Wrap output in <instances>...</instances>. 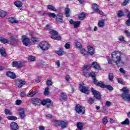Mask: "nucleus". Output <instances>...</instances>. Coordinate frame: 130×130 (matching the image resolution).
Masks as SVG:
<instances>
[{
    "instance_id": "obj_30",
    "label": "nucleus",
    "mask_w": 130,
    "mask_h": 130,
    "mask_svg": "<svg viewBox=\"0 0 130 130\" xmlns=\"http://www.w3.org/2000/svg\"><path fill=\"white\" fill-rule=\"evenodd\" d=\"M8 21L10 22V23H12V24H16L17 23H18V20L15 19L13 17H10L8 19Z\"/></svg>"
},
{
    "instance_id": "obj_35",
    "label": "nucleus",
    "mask_w": 130,
    "mask_h": 130,
    "mask_svg": "<svg viewBox=\"0 0 130 130\" xmlns=\"http://www.w3.org/2000/svg\"><path fill=\"white\" fill-rule=\"evenodd\" d=\"M129 120H128V118H126L124 121L121 122V124H122L123 125H129Z\"/></svg>"
},
{
    "instance_id": "obj_56",
    "label": "nucleus",
    "mask_w": 130,
    "mask_h": 130,
    "mask_svg": "<svg viewBox=\"0 0 130 130\" xmlns=\"http://www.w3.org/2000/svg\"><path fill=\"white\" fill-rule=\"evenodd\" d=\"M20 97H25V96H26V93L25 92V91H22L20 92Z\"/></svg>"
},
{
    "instance_id": "obj_64",
    "label": "nucleus",
    "mask_w": 130,
    "mask_h": 130,
    "mask_svg": "<svg viewBox=\"0 0 130 130\" xmlns=\"http://www.w3.org/2000/svg\"><path fill=\"white\" fill-rule=\"evenodd\" d=\"M127 26H130V19H128L125 23Z\"/></svg>"
},
{
    "instance_id": "obj_34",
    "label": "nucleus",
    "mask_w": 130,
    "mask_h": 130,
    "mask_svg": "<svg viewBox=\"0 0 130 130\" xmlns=\"http://www.w3.org/2000/svg\"><path fill=\"white\" fill-rule=\"evenodd\" d=\"M67 125H68V123H67V122L61 121L60 126H61L62 128H66Z\"/></svg>"
},
{
    "instance_id": "obj_16",
    "label": "nucleus",
    "mask_w": 130,
    "mask_h": 130,
    "mask_svg": "<svg viewBox=\"0 0 130 130\" xmlns=\"http://www.w3.org/2000/svg\"><path fill=\"white\" fill-rule=\"evenodd\" d=\"M55 53L59 55V56H61L62 55H64V54H67V52H64L62 50V48H60L59 50L55 51Z\"/></svg>"
},
{
    "instance_id": "obj_37",
    "label": "nucleus",
    "mask_w": 130,
    "mask_h": 130,
    "mask_svg": "<svg viewBox=\"0 0 130 130\" xmlns=\"http://www.w3.org/2000/svg\"><path fill=\"white\" fill-rule=\"evenodd\" d=\"M0 41L2 42V43H3L4 44H6V43H8L9 44V40L8 39L4 38H0Z\"/></svg>"
},
{
    "instance_id": "obj_15",
    "label": "nucleus",
    "mask_w": 130,
    "mask_h": 130,
    "mask_svg": "<svg viewBox=\"0 0 130 130\" xmlns=\"http://www.w3.org/2000/svg\"><path fill=\"white\" fill-rule=\"evenodd\" d=\"M16 82V83L18 84V88H21V87H22L23 85H25V84H26V82L25 81H23L20 79H17Z\"/></svg>"
},
{
    "instance_id": "obj_32",
    "label": "nucleus",
    "mask_w": 130,
    "mask_h": 130,
    "mask_svg": "<svg viewBox=\"0 0 130 130\" xmlns=\"http://www.w3.org/2000/svg\"><path fill=\"white\" fill-rule=\"evenodd\" d=\"M60 97L63 100H64L65 101H67L68 99V95L64 92L61 93Z\"/></svg>"
},
{
    "instance_id": "obj_24",
    "label": "nucleus",
    "mask_w": 130,
    "mask_h": 130,
    "mask_svg": "<svg viewBox=\"0 0 130 130\" xmlns=\"http://www.w3.org/2000/svg\"><path fill=\"white\" fill-rule=\"evenodd\" d=\"M98 26L100 28H103L105 26V20L101 19L98 22Z\"/></svg>"
},
{
    "instance_id": "obj_51",
    "label": "nucleus",
    "mask_w": 130,
    "mask_h": 130,
    "mask_svg": "<svg viewBox=\"0 0 130 130\" xmlns=\"http://www.w3.org/2000/svg\"><path fill=\"white\" fill-rule=\"evenodd\" d=\"M64 46L66 49H70L71 48V44H70V43H66Z\"/></svg>"
},
{
    "instance_id": "obj_12",
    "label": "nucleus",
    "mask_w": 130,
    "mask_h": 130,
    "mask_svg": "<svg viewBox=\"0 0 130 130\" xmlns=\"http://www.w3.org/2000/svg\"><path fill=\"white\" fill-rule=\"evenodd\" d=\"M41 104L42 105H46L47 104V107H50L51 106V100L49 99H47L46 100H41Z\"/></svg>"
},
{
    "instance_id": "obj_54",
    "label": "nucleus",
    "mask_w": 130,
    "mask_h": 130,
    "mask_svg": "<svg viewBox=\"0 0 130 130\" xmlns=\"http://www.w3.org/2000/svg\"><path fill=\"white\" fill-rule=\"evenodd\" d=\"M55 63L57 66V68L58 69L59 68H60V61L59 60H56L55 61Z\"/></svg>"
},
{
    "instance_id": "obj_42",
    "label": "nucleus",
    "mask_w": 130,
    "mask_h": 130,
    "mask_svg": "<svg viewBox=\"0 0 130 130\" xmlns=\"http://www.w3.org/2000/svg\"><path fill=\"white\" fill-rule=\"evenodd\" d=\"M7 119L9 120H17V119H18V118H17V117L16 116H9L7 117Z\"/></svg>"
},
{
    "instance_id": "obj_13",
    "label": "nucleus",
    "mask_w": 130,
    "mask_h": 130,
    "mask_svg": "<svg viewBox=\"0 0 130 130\" xmlns=\"http://www.w3.org/2000/svg\"><path fill=\"white\" fill-rule=\"evenodd\" d=\"M22 43L25 46H28L29 43H30V39L29 38H27V37L23 35L22 36Z\"/></svg>"
},
{
    "instance_id": "obj_17",
    "label": "nucleus",
    "mask_w": 130,
    "mask_h": 130,
    "mask_svg": "<svg viewBox=\"0 0 130 130\" xmlns=\"http://www.w3.org/2000/svg\"><path fill=\"white\" fill-rule=\"evenodd\" d=\"M12 65L14 68L16 67L18 69H20L22 67V62L21 61H14L12 62Z\"/></svg>"
},
{
    "instance_id": "obj_19",
    "label": "nucleus",
    "mask_w": 130,
    "mask_h": 130,
    "mask_svg": "<svg viewBox=\"0 0 130 130\" xmlns=\"http://www.w3.org/2000/svg\"><path fill=\"white\" fill-rule=\"evenodd\" d=\"M87 49L88 50L87 52L88 54H90V55H93V54L95 53V50H94V48L91 47V46H88L87 47Z\"/></svg>"
},
{
    "instance_id": "obj_2",
    "label": "nucleus",
    "mask_w": 130,
    "mask_h": 130,
    "mask_svg": "<svg viewBox=\"0 0 130 130\" xmlns=\"http://www.w3.org/2000/svg\"><path fill=\"white\" fill-rule=\"evenodd\" d=\"M91 69V67L88 65H84L83 69V74L85 77H91L93 78L95 77L96 73L92 72L89 74L88 71Z\"/></svg>"
},
{
    "instance_id": "obj_47",
    "label": "nucleus",
    "mask_w": 130,
    "mask_h": 130,
    "mask_svg": "<svg viewBox=\"0 0 130 130\" xmlns=\"http://www.w3.org/2000/svg\"><path fill=\"white\" fill-rule=\"evenodd\" d=\"M118 17H123V16H124V14L123 13V12L121 11V10L118 11Z\"/></svg>"
},
{
    "instance_id": "obj_20",
    "label": "nucleus",
    "mask_w": 130,
    "mask_h": 130,
    "mask_svg": "<svg viewBox=\"0 0 130 130\" xmlns=\"http://www.w3.org/2000/svg\"><path fill=\"white\" fill-rule=\"evenodd\" d=\"M10 127L12 130H17L19 128V126L16 122H12L10 123Z\"/></svg>"
},
{
    "instance_id": "obj_7",
    "label": "nucleus",
    "mask_w": 130,
    "mask_h": 130,
    "mask_svg": "<svg viewBox=\"0 0 130 130\" xmlns=\"http://www.w3.org/2000/svg\"><path fill=\"white\" fill-rule=\"evenodd\" d=\"M79 90L81 93H84V94H88L89 90L88 87L85 86L84 83H80L79 84Z\"/></svg>"
},
{
    "instance_id": "obj_50",
    "label": "nucleus",
    "mask_w": 130,
    "mask_h": 130,
    "mask_svg": "<svg viewBox=\"0 0 130 130\" xmlns=\"http://www.w3.org/2000/svg\"><path fill=\"white\" fill-rule=\"evenodd\" d=\"M44 94V95H48V94H49V88L46 87L45 89Z\"/></svg>"
},
{
    "instance_id": "obj_6",
    "label": "nucleus",
    "mask_w": 130,
    "mask_h": 130,
    "mask_svg": "<svg viewBox=\"0 0 130 130\" xmlns=\"http://www.w3.org/2000/svg\"><path fill=\"white\" fill-rule=\"evenodd\" d=\"M39 46L42 50H44L45 51L46 50H48L49 49V47H50V46H49V44L45 41L41 42L39 44Z\"/></svg>"
},
{
    "instance_id": "obj_61",
    "label": "nucleus",
    "mask_w": 130,
    "mask_h": 130,
    "mask_svg": "<svg viewBox=\"0 0 130 130\" xmlns=\"http://www.w3.org/2000/svg\"><path fill=\"white\" fill-rule=\"evenodd\" d=\"M124 33L128 37H130V32L128 30H124Z\"/></svg>"
},
{
    "instance_id": "obj_14",
    "label": "nucleus",
    "mask_w": 130,
    "mask_h": 130,
    "mask_svg": "<svg viewBox=\"0 0 130 130\" xmlns=\"http://www.w3.org/2000/svg\"><path fill=\"white\" fill-rule=\"evenodd\" d=\"M69 22L71 25H73L74 28L79 27L81 24V21H74L73 19H71Z\"/></svg>"
},
{
    "instance_id": "obj_46",
    "label": "nucleus",
    "mask_w": 130,
    "mask_h": 130,
    "mask_svg": "<svg viewBox=\"0 0 130 130\" xmlns=\"http://www.w3.org/2000/svg\"><path fill=\"white\" fill-rule=\"evenodd\" d=\"M28 61H35V56H29L28 58Z\"/></svg>"
},
{
    "instance_id": "obj_36",
    "label": "nucleus",
    "mask_w": 130,
    "mask_h": 130,
    "mask_svg": "<svg viewBox=\"0 0 130 130\" xmlns=\"http://www.w3.org/2000/svg\"><path fill=\"white\" fill-rule=\"evenodd\" d=\"M85 13L82 12L81 14L78 15V20H84V18L85 17Z\"/></svg>"
},
{
    "instance_id": "obj_22",
    "label": "nucleus",
    "mask_w": 130,
    "mask_h": 130,
    "mask_svg": "<svg viewBox=\"0 0 130 130\" xmlns=\"http://www.w3.org/2000/svg\"><path fill=\"white\" fill-rule=\"evenodd\" d=\"M6 75L7 76H8V77H9L10 78H11V79L16 78V74H15V73L11 71L7 72L6 73Z\"/></svg>"
},
{
    "instance_id": "obj_55",
    "label": "nucleus",
    "mask_w": 130,
    "mask_h": 130,
    "mask_svg": "<svg viewBox=\"0 0 130 130\" xmlns=\"http://www.w3.org/2000/svg\"><path fill=\"white\" fill-rule=\"evenodd\" d=\"M16 105H21L22 104V101L21 100H17L16 101Z\"/></svg>"
},
{
    "instance_id": "obj_39",
    "label": "nucleus",
    "mask_w": 130,
    "mask_h": 130,
    "mask_svg": "<svg viewBox=\"0 0 130 130\" xmlns=\"http://www.w3.org/2000/svg\"><path fill=\"white\" fill-rule=\"evenodd\" d=\"M47 16H48L49 18H56V14L54 13L49 12L47 13Z\"/></svg>"
},
{
    "instance_id": "obj_5",
    "label": "nucleus",
    "mask_w": 130,
    "mask_h": 130,
    "mask_svg": "<svg viewBox=\"0 0 130 130\" xmlns=\"http://www.w3.org/2000/svg\"><path fill=\"white\" fill-rule=\"evenodd\" d=\"M9 44L12 46H15L17 43L19 42V39L18 36L11 35L10 40L8 41Z\"/></svg>"
},
{
    "instance_id": "obj_9",
    "label": "nucleus",
    "mask_w": 130,
    "mask_h": 130,
    "mask_svg": "<svg viewBox=\"0 0 130 130\" xmlns=\"http://www.w3.org/2000/svg\"><path fill=\"white\" fill-rule=\"evenodd\" d=\"M75 110L77 113H82V114L85 113V107L80 105H77L76 106Z\"/></svg>"
},
{
    "instance_id": "obj_25",
    "label": "nucleus",
    "mask_w": 130,
    "mask_h": 130,
    "mask_svg": "<svg viewBox=\"0 0 130 130\" xmlns=\"http://www.w3.org/2000/svg\"><path fill=\"white\" fill-rule=\"evenodd\" d=\"M0 53L2 55V56H4V57H6L7 56V52H6V49L5 48H2L0 49Z\"/></svg>"
},
{
    "instance_id": "obj_48",
    "label": "nucleus",
    "mask_w": 130,
    "mask_h": 130,
    "mask_svg": "<svg viewBox=\"0 0 130 130\" xmlns=\"http://www.w3.org/2000/svg\"><path fill=\"white\" fill-rule=\"evenodd\" d=\"M75 45L77 48H82V45L80 42H75Z\"/></svg>"
},
{
    "instance_id": "obj_29",
    "label": "nucleus",
    "mask_w": 130,
    "mask_h": 130,
    "mask_svg": "<svg viewBox=\"0 0 130 130\" xmlns=\"http://www.w3.org/2000/svg\"><path fill=\"white\" fill-rule=\"evenodd\" d=\"M14 5L15 6H16V7H17V8H21L22 7V6H23V4L22 3V2L19 1L15 2L14 3Z\"/></svg>"
},
{
    "instance_id": "obj_18",
    "label": "nucleus",
    "mask_w": 130,
    "mask_h": 130,
    "mask_svg": "<svg viewBox=\"0 0 130 130\" xmlns=\"http://www.w3.org/2000/svg\"><path fill=\"white\" fill-rule=\"evenodd\" d=\"M31 102L34 105H38L39 104H41V100L38 98H34L31 100Z\"/></svg>"
},
{
    "instance_id": "obj_59",
    "label": "nucleus",
    "mask_w": 130,
    "mask_h": 130,
    "mask_svg": "<svg viewBox=\"0 0 130 130\" xmlns=\"http://www.w3.org/2000/svg\"><path fill=\"white\" fill-rule=\"evenodd\" d=\"M92 80L94 84L97 85V84H98V81L96 80V77H94L93 78H92Z\"/></svg>"
},
{
    "instance_id": "obj_21",
    "label": "nucleus",
    "mask_w": 130,
    "mask_h": 130,
    "mask_svg": "<svg viewBox=\"0 0 130 130\" xmlns=\"http://www.w3.org/2000/svg\"><path fill=\"white\" fill-rule=\"evenodd\" d=\"M91 67L93 68L95 70H98V71H99L100 70H101V68L100 67V65L98 64L96 62H93L91 64Z\"/></svg>"
},
{
    "instance_id": "obj_27",
    "label": "nucleus",
    "mask_w": 130,
    "mask_h": 130,
    "mask_svg": "<svg viewBox=\"0 0 130 130\" xmlns=\"http://www.w3.org/2000/svg\"><path fill=\"white\" fill-rule=\"evenodd\" d=\"M47 7L48 9L50 11H53L54 12H56L57 11V9L52 5H48L47 6Z\"/></svg>"
},
{
    "instance_id": "obj_1",
    "label": "nucleus",
    "mask_w": 130,
    "mask_h": 130,
    "mask_svg": "<svg viewBox=\"0 0 130 130\" xmlns=\"http://www.w3.org/2000/svg\"><path fill=\"white\" fill-rule=\"evenodd\" d=\"M45 29H46V30H49L52 39L54 40H60V39H61L60 36H58V32H57V31L50 29V25H49V24H47Z\"/></svg>"
},
{
    "instance_id": "obj_3",
    "label": "nucleus",
    "mask_w": 130,
    "mask_h": 130,
    "mask_svg": "<svg viewBox=\"0 0 130 130\" xmlns=\"http://www.w3.org/2000/svg\"><path fill=\"white\" fill-rule=\"evenodd\" d=\"M117 54H120L119 52L114 51L112 54V58H114V56H116V60H113V61H115V63L120 67V66H122L123 64V62L121 60V57L120 56H117Z\"/></svg>"
},
{
    "instance_id": "obj_52",
    "label": "nucleus",
    "mask_w": 130,
    "mask_h": 130,
    "mask_svg": "<svg viewBox=\"0 0 130 130\" xmlns=\"http://www.w3.org/2000/svg\"><path fill=\"white\" fill-rule=\"evenodd\" d=\"M61 122V121H55L54 122L55 125H56V126H60Z\"/></svg>"
},
{
    "instance_id": "obj_26",
    "label": "nucleus",
    "mask_w": 130,
    "mask_h": 130,
    "mask_svg": "<svg viewBox=\"0 0 130 130\" xmlns=\"http://www.w3.org/2000/svg\"><path fill=\"white\" fill-rule=\"evenodd\" d=\"M64 12L66 17H67V18H69L70 17V12H71V9L69 8H65Z\"/></svg>"
},
{
    "instance_id": "obj_58",
    "label": "nucleus",
    "mask_w": 130,
    "mask_h": 130,
    "mask_svg": "<svg viewBox=\"0 0 130 130\" xmlns=\"http://www.w3.org/2000/svg\"><path fill=\"white\" fill-rule=\"evenodd\" d=\"M106 59L108 60V63H110V64H112V60L110 59V58H109L108 56L106 57Z\"/></svg>"
},
{
    "instance_id": "obj_40",
    "label": "nucleus",
    "mask_w": 130,
    "mask_h": 130,
    "mask_svg": "<svg viewBox=\"0 0 130 130\" xmlns=\"http://www.w3.org/2000/svg\"><path fill=\"white\" fill-rule=\"evenodd\" d=\"M109 81L110 82H113V79H114V76L112 73H109L108 75Z\"/></svg>"
},
{
    "instance_id": "obj_53",
    "label": "nucleus",
    "mask_w": 130,
    "mask_h": 130,
    "mask_svg": "<svg viewBox=\"0 0 130 130\" xmlns=\"http://www.w3.org/2000/svg\"><path fill=\"white\" fill-rule=\"evenodd\" d=\"M46 85H47V86H51V85H52V81L50 80L47 81Z\"/></svg>"
},
{
    "instance_id": "obj_23",
    "label": "nucleus",
    "mask_w": 130,
    "mask_h": 130,
    "mask_svg": "<svg viewBox=\"0 0 130 130\" xmlns=\"http://www.w3.org/2000/svg\"><path fill=\"white\" fill-rule=\"evenodd\" d=\"M19 115H20L21 119H23L25 116H26V115L25 114V111L24 110V109H21L19 110Z\"/></svg>"
},
{
    "instance_id": "obj_41",
    "label": "nucleus",
    "mask_w": 130,
    "mask_h": 130,
    "mask_svg": "<svg viewBox=\"0 0 130 130\" xmlns=\"http://www.w3.org/2000/svg\"><path fill=\"white\" fill-rule=\"evenodd\" d=\"M7 16V12L3 10H0V17L1 18H4Z\"/></svg>"
},
{
    "instance_id": "obj_4",
    "label": "nucleus",
    "mask_w": 130,
    "mask_h": 130,
    "mask_svg": "<svg viewBox=\"0 0 130 130\" xmlns=\"http://www.w3.org/2000/svg\"><path fill=\"white\" fill-rule=\"evenodd\" d=\"M121 91L123 93L121 94V97L125 101H130L129 90L126 87L122 88Z\"/></svg>"
},
{
    "instance_id": "obj_10",
    "label": "nucleus",
    "mask_w": 130,
    "mask_h": 130,
    "mask_svg": "<svg viewBox=\"0 0 130 130\" xmlns=\"http://www.w3.org/2000/svg\"><path fill=\"white\" fill-rule=\"evenodd\" d=\"M92 9L94 12H96L97 14H99L100 15H103L104 14L103 12L100 10L99 8H98V5L97 4H92Z\"/></svg>"
},
{
    "instance_id": "obj_31",
    "label": "nucleus",
    "mask_w": 130,
    "mask_h": 130,
    "mask_svg": "<svg viewBox=\"0 0 130 130\" xmlns=\"http://www.w3.org/2000/svg\"><path fill=\"white\" fill-rule=\"evenodd\" d=\"M77 127L78 130H83V123L79 122L77 123Z\"/></svg>"
},
{
    "instance_id": "obj_28",
    "label": "nucleus",
    "mask_w": 130,
    "mask_h": 130,
    "mask_svg": "<svg viewBox=\"0 0 130 130\" xmlns=\"http://www.w3.org/2000/svg\"><path fill=\"white\" fill-rule=\"evenodd\" d=\"M102 122L104 125L107 124V122H108V119L107 116H105L102 119Z\"/></svg>"
},
{
    "instance_id": "obj_11",
    "label": "nucleus",
    "mask_w": 130,
    "mask_h": 130,
    "mask_svg": "<svg viewBox=\"0 0 130 130\" xmlns=\"http://www.w3.org/2000/svg\"><path fill=\"white\" fill-rule=\"evenodd\" d=\"M91 92L95 97L96 99H101V94H100V92H99L98 91L94 89L93 87L91 88Z\"/></svg>"
},
{
    "instance_id": "obj_8",
    "label": "nucleus",
    "mask_w": 130,
    "mask_h": 130,
    "mask_svg": "<svg viewBox=\"0 0 130 130\" xmlns=\"http://www.w3.org/2000/svg\"><path fill=\"white\" fill-rule=\"evenodd\" d=\"M55 20L57 23H63V13L59 12L56 15Z\"/></svg>"
},
{
    "instance_id": "obj_43",
    "label": "nucleus",
    "mask_w": 130,
    "mask_h": 130,
    "mask_svg": "<svg viewBox=\"0 0 130 130\" xmlns=\"http://www.w3.org/2000/svg\"><path fill=\"white\" fill-rule=\"evenodd\" d=\"M107 89L109 91H112L113 90V87L110 85H105V89Z\"/></svg>"
},
{
    "instance_id": "obj_45",
    "label": "nucleus",
    "mask_w": 130,
    "mask_h": 130,
    "mask_svg": "<svg viewBox=\"0 0 130 130\" xmlns=\"http://www.w3.org/2000/svg\"><path fill=\"white\" fill-rule=\"evenodd\" d=\"M5 113L6 115H12L13 114L10 110L7 109L5 110Z\"/></svg>"
},
{
    "instance_id": "obj_60",
    "label": "nucleus",
    "mask_w": 130,
    "mask_h": 130,
    "mask_svg": "<svg viewBox=\"0 0 130 130\" xmlns=\"http://www.w3.org/2000/svg\"><path fill=\"white\" fill-rule=\"evenodd\" d=\"M31 41L32 42H37V41H38V39H37V38H31Z\"/></svg>"
},
{
    "instance_id": "obj_44",
    "label": "nucleus",
    "mask_w": 130,
    "mask_h": 130,
    "mask_svg": "<svg viewBox=\"0 0 130 130\" xmlns=\"http://www.w3.org/2000/svg\"><path fill=\"white\" fill-rule=\"evenodd\" d=\"M80 53L83 55H87V54H88L87 51H86V50L84 48L80 49Z\"/></svg>"
},
{
    "instance_id": "obj_63",
    "label": "nucleus",
    "mask_w": 130,
    "mask_h": 130,
    "mask_svg": "<svg viewBox=\"0 0 130 130\" xmlns=\"http://www.w3.org/2000/svg\"><path fill=\"white\" fill-rule=\"evenodd\" d=\"M119 40V41H124V37H123V36H120Z\"/></svg>"
},
{
    "instance_id": "obj_57",
    "label": "nucleus",
    "mask_w": 130,
    "mask_h": 130,
    "mask_svg": "<svg viewBox=\"0 0 130 130\" xmlns=\"http://www.w3.org/2000/svg\"><path fill=\"white\" fill-rule=\"evenodd\" d=\"M106 106H107V107H109V106H110L111 105V102L107 101L106 102V104H105Z\"/></svg>"
},
{
    "instance_id": "obj_33",
    "label": "nucleus",
    "mask_w": 130,
    "mask_h": 130,
    "mask_svg": "<svg viewBox=\"0 0 130 130\" xmlns=\"http://www.w3.org/2000/svg\"><path fill=\"white\" fill-rule=\"evenodd\" d=\"M37 93H38L37 90H35L34 91L28 93L27 94V97H33V96H35V95H36V94H37Z\"/></svg>"
},
{
    "instance_id": "obj_38",
    "label": "nucleus",
    "mask_w": 130,
    "mask_h": 130,
    "mask_svg": "<svg viewBox=\"0 0 130 130\" xmlns=\"http://www.w3.org/2000/svg\"><path fill=\"white\" fill-rule=\"evenodd\" d=\"M96 86H98L99 87H100L101 88H102L103 89H105V84L102 82V81H100L98 82V84H96Z\"/></svg>"
},
{
    "instance_id": "obj_62",
    "label": "nucleus",
    "mask_w": 130,
    "mask_h": 130,
    "mask_svg": "<svg viewBox=\"0 0 130 130\" xmlns=\"http://www.w3.org/2000/svg\"><path fill=\"white\" fill-rule=\"evenodd\" d=\"M117 81L119 84H122V83H123V80H122V79H121V78H118Z\"/></svg>"
},
{
    "instance_id": "obj_49",
    "label": "nucleus",
    "mask_w": 130,
    "mask_h": 130,
    "mask_svg": "<svg viewBox=\"0 0 130 130\" xmlns=\"http://www.w3.org/2000/svg\"><path fill=\"white\" fill-rule=\"evenodd\" d=\"M94 101H95V99H93L92 98H90L88 100V103H89V104H92V103H94Z\"/></svg>"
}]
</instances>
